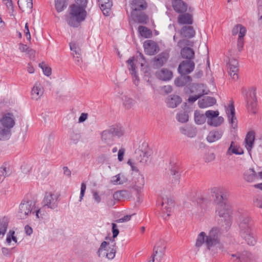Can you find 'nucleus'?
Instances as JSON below:
<instances>
[{"label": "nucleus", "mask_w": 262, "mask_h": 262, "mask_svg": "<svg viewBox=\"0 0 262 262\" xmlns=\"http://www.w3.org/2000/svg\"><path fill=\"white\" fill-rule=\"evenodd\" d=\"M161 205L162 211L167 213L163 215L164 219L166 220L170 216V212L174 207L173 201L167 197L163 198Z\"/></svg>", "instance_id": "f8f14e48"}, {"label": "nucleus", "mask_w": 262, "mask_h": 262, "mask_svg": "<svg viewBox=\"0 0 262 262\" xmlns=\"http://www.w3.org/2000/svg\"><path fill=\"white\" fill-rule=\"evenodd\" d=\"M100 8L105 16H108L110 14L111 9L113 6V3L111 0H98Z\"/></svg>", "instance_id": "aec40b11"}, {"label": "nucleus", "mask_w": 262, "mask_h": 262, "mask_svg": "<svg viewBox=\"0 0 262 262\" xmlns=\"http://www.w3.org/2000/svg\"><path fill=\"white\" fill-rule=\"evenodd\" d=\"M194 117L195 122L199 125L204 123L207 119L206 113L203 114L198 111H195L194 112Z\"/></svg>", "instance_id": "a19ab883"}, {"label": "nucleus", "mask_w": 262, "mask_h": 262, "mask_svg": "<svg viewBox=\"0 0 262 262\" xmlns=\"http://www.w3.org/2000/svg\"><path fill=\"white\" fill-rule=\"evenodd\" d=\"M182 101L181 98L177 95H173L167 100V105L169 107H176Z\"/></svg>", "instance_id": "e433bc0d"}, {"label": "nucleus", "mask_w": 262, "mask_h": 262, "mask_svg": "<svg viewBox=\"0 0 262 262\" xmlns=\"http://www.w3.org/2000/svg\"><path fill=\"white\" fill-rule=\"evenodd\" d=\"M11 116V114L8 113L4 115L1 119V123L4 127L11 128L14 126L15 121Z\"/></svg>", "instance_id": "b1692460"}, {"label": "nucleus", "mask_w": 262, "mask_h": 262, "mask_svg": "<svg viewBox=\"0 0 262 262\" xmlns=\"http://www.w3.org/2000/svg\"><path fill=\"white\" fill-rule=\"evenodd\" d=\"M203 95H204V90H202V92H200V93H198L197 95L190 96L187 101L189 103H193L196 100L200 98Z\"/></svg>", "instance_id": "6e6d98bb"}, {"label": "nucleus", "mask_w": 262, "mask_h": 262, "mask_svg": "<svg viewBox=\"0 0 262 262\" xmlns=\"http://www.w3.org/2000/svg\"><path fill=\"white\" fill-rule=\"evenodd\" d=\"M195 64L192 60H186L182 61L179 66L178 71L181 75H186L192 72Z\"/></svg>", "instance_id": "1a4fd4ad"}, {"label": "nucleus", "mask_w": 262, "mask_h": 262, "mask_svg": "<svg viewBox=\"0 0 262 262\" xmlns=\"http://www.w3.org/2000/svg\"><path fill=\"white\" fill-rule=\"evenodd\" d=\"M178 22L179 24L191 25L193 23L192 17L189 13L180 14L178 17Z\"/></svg>", "instance_id": "72a5a7b5"}, {"label": "nucleus", "mask_w": 262, "mask_h": 262, "mask_svg": "<svg viewBox=\"0 0 262 262\" xmlns=\"http://www.w3.org/2000/svg\"><path fill=\"white\" fill-rule=\"evenodd\" d=\"M15 231L13 230H10L7 234L6 238V242L8 244H10L12 241V238L14 236Z\"/></svg>", "instance_id": "338daca9"}, {"label": "nucleus", "mask_w": 262, "mask_h": 262, "mask_svg": "<svg viewBox=\"0 0 262 262\" xmlns=\"http://www.w3.org/2000/svg\"><path fill=\"white\" fill-rule=\"evenodd\" d=\"M247 107L250 113L255 114L257 107V99L256 92L254 89H251L248 92L247 96Z\"/></svg>", "instance_id": "6e6552de"}, {"label": "nucleus", "mask_w": 262, "mask_h": 262, "mask_svg": "<svg viewBox=\"0 0 262 262\" xmlns=\"http://www.w3.org/2000/svg\"><path fill=\"white\" fill-rule=\"evenodd\" d=\"M215 159V155L214 153H209L206 155L205 160L206 162H210Z\"/></svg>", "instance_id": "0e129e2a"}, {"label": "nucleus", "mask_w": 262, "mask_h": 262, "mask_svg": "<svg viewBox=\"0 0 262 262\" xmlns=\"http://www.w3.org/2000/svg\"><path fill=\"white\" fill-rule=\"evenodd\" d=\"M43 94V89L40 83L36 82L32 89L31 98L37 100L39 99Z\"/></svg>", "instance_id": "a211bd4d"}, {"label": "nucleus", "mask_w": 262, "mask_h": 262, "mask_svg": "<svg viewBox=\"0 0 262 262\" xmlns=\"http://www.w3.org/2000/svg\"><path fill=\"white\" fill-rule=\"evenodd\" d=\"M223 134L222 130L211 131L207 137V140L210 143L214 142L221 139Z\"/></svg>", "instance_id": "c9c22d12"}, {"label": "nucleus", "mask_w": 262, "mask_h": 262, "mask_svg": "<svg viewBox=\"0 0 262 262\" xmlns=\"http://www.w3.org/2000/svg\"><path fill=\"white\" fill-rule=\"evenodd\" d=\"M145 184L144 177L142 174L139 173L135 180L134 188L139 191Z\"/></svg>", "instance_id": "79ce46f5"}, {"label": "nucleus", "mask_w": 262, "mask_h": 262, "mask_svg": "<svg viewBox=\"0 0 262 262\" xmlns=\"http://www.w3.org/2000/svg\"><path fill=\"white\" fill-rule=\"evenodd\" d=\"M172 177V181L173 183L178 184L181 178V171L176 172V174L171 176Z\"/></svg>", "instance_id": "69168bd1"}, {"label": "nucleus", "mask_w": 262, "mask_h": 262, "mask_svg": "<svg viewBox=\"0 0 262 262\" xmlns=\"http://www.w3.org/2000/svg\"><path fill=\"white\" fill-rule=\"evenodd\" d=\"M254 206L262 209V195L256 194L253 199Z\"/></svg>", "instance_id": "864d4df0"}, {"label": "nucleus", "mask_w": 262, "mask_h": 262, "mask_svg": "<svg viewBox=\"0 0 262 262\" xmlns=\"http://www.w3.org/2000/svg\"><path fill=\"white\" fill-rule=\"evenodd\" d=\"M250 219L248 215H242L239 219V233L241 236L249 245H254L256 241L253 232L250 226Z\"/></svg>", "instance_id": "7ed1b4c3"}, {"label": "nucleus", "mask_w": 262, "mask_h": 262, "mask_svg": "<svg viewBox=\"0 0 262 262\" xmlns=\"http://www.w3.org/2000/svg\"><path fill=\"white\" fill-rule=\"evenodd\" d=\"M102 141L108 145H112L114 143V137L109 129L103 130L101 134Z\"/></svg>", "instance_id": "bb28decb"}, {"label": "nucleus", "mask_w": 262, "mask_h": 262, "mask_svg": "<svg viewBox=\"0 0 262 262\" xmlns=\"http://www.w3.org/2000/svg\"><path fill=\"white\" fill-rule=\"evenodd\" d=\"M68 11V13L65 15V19L71 27H78L86 18L87 13L83 7H79L77 4H71Z\"/></svg>", "instance_id": "f03ea898"}, {"label": "nucleus", "mask_w": 262, "mask_h": 262, "mask_svg": "<svg viewBox=\"0 0 262 262\" xmlns=\"http://www.w3.org/2000/svg\"><path fill=\"white\" fill-rule=\"evenodd\" d=\"M226 112L230 126L233 129L236 128L237 127V120L235 116V108L233 102H231L228 107L226 108Z\"/></svg>", "instance_id": "9b49d317"}, {"label": "nucleus", "mask_w": 262, "mask_h": 262, "mask_svg": "<svg viewBox=\"0 0 262 262\" xmlns=\"http://www.w3.org/2000/svg\"><path fill=\"white\" fill-rule=\"evenodd\" d=\"M87 3V0H75V3L74 4H77L79 7H83V8H85Z\"/></svg>", "instance_id": "774afa93"}, {"label": "nucleus", "mask_w": 262, "mask_h": 262, "mask_svg": "<svg viewBox=\"0 0 262 262\" xmlns=\"http://www.w3.org/2000/svg\"><path fill=\"white\" fill-rule=\"evenodd\" d=\"M166 248V242L163 239H160L157 242L154 248L153 254L157 256L156 260L160 262L164 254Z\"/></svg>", "instance_id": "9d476101"}, {"label": "nucleus", "mask_w": 262, "mask_h": 262, "mask_svg": "<svg viewBox=\"0 0 262 262\" xmlns=\"http://www.w3.org/2000/svg\"><path fill=\"white\" fill-rule=\"evenodd\" d=\"M112 243H113V244L112 246V248L109 247L108 249H107V253L106 255V257L109 259H113L115 256L116 252V243L115 242L114 239H112Z\"/></svg>", "instance_id": "09e8293b"}, {"label": "nucleus", "mask_w": 262, "mask_h": 262, "mask_svg": "<svg viewBox=\"0 0 262 262\" xmlns=\"http://www.w3.org/2000/svg\"><path fill=\"white\" fill-rule=\"evenodd\" d=\"M181 171V168L178 165L173 164L171 165V167L170 168V175H174L176 172H179Z\"/></svg>", "instance_id": "4d7b16f0"}, {"label": "nucleus", "mask_w": 262, "mask_h": 262, "mask_svg": "<svg viewBox=\"0 0 262 262\" xmlns=\"http://www.w3.org/2000/svg\"><path fill=\"white\" fill-rule=\"evenodd\" d=\"M244 154L243 149L238 145L235 143L234 141H232L230 146L228 148L226 152V155L231 156L233 154L237 155H241Z\"/></svg>", "instance_id": "5701e85b"}, {"label": "nucleus", "mask_w": 262, "mask_h": 262, "mask_svg": "<svg viewBox=\"0 0 262 262\" xmlns=\"http://www.w3.org/2000/svg\"><path fill=\"white\" fill-rule=\"evenodd\" d=\"M172 6L175 11L179 13H183L187 11V4L182 0H173Z\"/></svg>", "instance_id": "4be33fe9"}, {"label": "nucleus", "mask_w": 262, "mask_h": 262, "mask_svg": "<svg viewBox=\"0 0 262 262\" xmlns=\"http://www.w3.org/2000/svg\"><path fill=\"white\" fill-rule=\"evenodd\" d=\"M35 202L32 200H23L19 206V210L17 215L18 219H26L31 215L35 209Z\"/></svg>", "instance_id": "20e7f679"}, {"label": "nucleus", "mask_w": 262, "mask_h": 262, "mask_svg": "<svg viewBox=\"0 0 262 262\" xmlns=\"http://www.w3.org/2000/svg\"><path fill=\"white\" fill-rule=\"evenodd\" d=\"M216 102V99L214 98L207 96L199 100L198 105L200 108H203L212 106L215 104Z\"/></svg>", "instance_id": "c85d7f7f"}, {"label": "nucleus", "mask_w": 262, "mask_h": 262, "mask_svg": "<svg viewBox=\"0 0 262 262\" xmlns=\"http://www.w3.org/2000/svg\"><path fill=\"white\" fill-rule=\"evenodd\" d=\"M181 55L183 58L192 60L194 57V52L189 47H184L181 51Z\"/></svg>", "instance_id": "f704fd0d"}, {"label": "nucleus", "mask_w": 262, "mask_h": 262, "mask_svg": "<svg viewBox=\"0 0 262 262\" xmlns=\"http://www.w3.org/2000/svg\"><path fill=\"white\" fill-rule=\"evenodd\" d=\"M180 129L182 134L188 136V137L192 138L196 135L195 129L190 126H186L185 127H182Z\"/></svg>", "instance_id": "58836bf2"}, {"label": "nucleus", "mask_w": 262, "mask_h": 262, "mask_svg": "<svg viewBox=\"0 0 262 262\" xmlns=\"http://www.w3.org/2000/svg\"><path fill=\"white\" fill-rule=\"evenodd\" d=\"M168 54L165 52L161 53L156 57L154 61V66L157 68L161 67L166 62L168 58Z\"/></svg>", "instance_id": "cd10ccee"}, {"label": "nucleus", "mask_w": 262, "mask_h": 262, "mask_svg": "<svg viewBox=\"0 0 262 262\" xmlns=\"http://www.w3.org/2000/svg\"><path fill=\"white\" fill-rule=\"evenodd\" d=\"M229 73L232 78L234 80H237L238 76V62L235 59H230L228 63Z\"/></svg>", "instance_id": "ddd939ff"}, {"label": "nucleus", "mask_w": 262, "mask_h": 262, "mask_svg": "<svg viewBox=\"0 0 262 262\" xmlns=\"http://www.w3.org/2000/svg\"><path fill=\"white\" fill-rule=\"evenodd\" d=\"M176 119L178 121L184 123L188 121L189 116L186 112L181 111L177 114Z\"/></svg>", "instance_id": "de8ad7c7"}, {"label": "nucleus", "mask_w": 262, "mask_h": 262, "mask_svg": "<svg viewBox=\"0 0 262 262\" xmlns=\"http://www.w3.org/2000/svg\"><path fill=\"white\" fill-rule=\"evenodd\" d=\"M68 5V0H55V7L58 12H61Z\"/></svg>", "instance_id": "37998d69"}, {"label": "nucleus", "mask_w": 262, "mask_h": 262, "mask_svg": "<svg viewBox=\"0 0 262 262\" xmlns=\"http://www.w3.org/2000/svg\"><path fill=\"white\" fill-rule=\"evenodd\" d=\"M19 49L21 52H26L28 54H33L34 52L32 49H30L26 45L24 44H20Z\"/></svg>", "instance_id": "13d9d810"}, {"label": "nucleus", "mask_w": 262, "mask_h": 262, "mask_svg": "<svg viewBox=\"0 0 262 262\" xmlns=\"http://www.w3.org/2000/svg\"><path fill=\"white\" fill-rule=\"evenodd\" d=\"M251 254L247 251L231 255L230 260L233 262H249Z\"/></svg>", "instance_id": "4468645a"}, {"label": "nucleus", "mask_w": 262, "mask_h": 262, "mask_svg": "<svg viewBox=\"0 0 262 262\" xmlns=\"http://www.w3.org/2000/svg\"><path fill=\"white\" fill-rule=\"evenodd\" d=\"M136 17L138 22L140 24H146L148 19V16L143 12L138 14Z\"/></svg>", "instance_id": "603ef678"}, {"label": "nucleus", "mask_w": 262, "mask_h": 262, "mask_svg": "<svg viewBox=\"0 0 262 262\" xmlns=\"http://www.w3.org/2000/svg\"><path fill=\"white\" fill-rule=\"evenodd\" d=\"M221 233V229L218 227L212 228L208 235L204 232H201L197 237L195 246L200 247L205 244L207 248L212 252L214 251V248L222 252L224 251V247L220 239Z\"/></svg>", "instance_id": "f257e3e1"}, {"label": "nucleus", "mask_w": 262, "mask_h": 262, "mask_svg": "<svg viewBox=\"0 0 262 262\" xmlns=\"http://www.w3.org/2000/svg\"><path fill=\"white\" fill-rule=\"evenodd\" d=\"M135 155L136 160L142 164H145L147 163L150 156L149 151H143L141 150H136Z\"/></svg>", "instance_id": "2eb2a0df"}, {"label": "nucleus", "mask_w": 262, "mask_h": 262, "mask_svg": "<svg viewBox=\"0 0 262 262\" xmlns=\"http://www.w3.org/2000/svg\"><path fill=\"white\" fill-rule=\"evenodd\" d=\"M138 31L140 35L145 38H150L152 36L151 30L145 26H139L138 27Z\"/></svg>", "instance_id": "c03bdc74"}, {"label": "nucleus", "mask_w": 262, "mask_h": 262, "mask_svg": "<svg viewBox=\"0 0 262 262\" xmlns=\"http://www.w3.org/2000/svg\"><path fill=\"white\" fill-rule=\"evenodd\" d=\"M107 245L108 243L105 241H104L101 243L97 252L99 257H106V255L107 253Z\"/></svg>", "instance_id": "49530a36"}, {"label": "nucleus", "mask_w": 262, "mask_h": 262, "mask_svg": "<svg viewBox=\"0 0 262 262\" xmlns=\"http://www.w3.org/2000/svg\"><path fill=\"white\" fill-rule=\"evenodd\" d=\"M12 173V170L10 166L4 163L0 167V183L3 182L5 179L9 177Z\"/></svg>", "instance_id": "c756f323"}, {"label": "nucleus", "mask_w": 262, "mask_h": 262, "mask_svg": "<svg viewBox=\"0 0 262 262\" xmlns=\"http://www.w3.org/2000/svg\"><path fill=\"white\" fill-rule=\"evenodd\" d=\"M70 46L71 50L73 51L76 55H80V50L79 49L78 47H77V45L75 43H70Z\"/></svg>", "instance_id": "680f3d73"}, {"label": "nucleus", "mask_w": 262, "mask_h": 262, "mask_svg": "<svg viewBox=\"0 0 262 262\" xmlns=\"http://www.w3.org/2000/svg\"><path fill=\"white\" fill-rule=\"evenodd\" d=\"M39 67L42 69L45 75L49 76L51 75V68L48 67L45 62L40 63Z\"/></svg>", "instance_id": "5fc2aeb1"}, {"label": "nucleus", "mask_w": 262, "mask_h": 262, "mask_svg": "<svg viewBox=\"0 0 262 262\" xmlns=\"http://www.w3.org/2000/svg\"><path fill=\"white\" fill-rule=\"evenodd\" d=\"M10 129L8 127L0 128V140H6L9 139L11 135Z\"/></svg>", "instance_id": "a18cd8bd"}, {"label": "nucleus", "mask_w": 262, "mask_h": 262, "mask_svg": "<svg viewBox=\"0 0 262 262\" xmlns=\"http://www.w3.org/2000/svg\"><path fill=\"white\" fill-rule=\"evenodd\" d=\"M216 212H218V214L220 217L227 220H230V215L232 214V211L229 204H225V205L222 207L217 206Z\"/></svg>", "instance_id": "dca6fc26"}, {"label": "nucleus", "mask_w": 262, "mask_h": 262, "mask_svg": "<svg viewBox=\"0 0 262 262\" xmlns=\"http://www.w3.org/2000/svg\"><path fill=\"white\" fill-rule=\"evenodd\" d=\"M156 75L158 78L163 81L170 80L173 76L172 72L170 70L164 68L157 71Z\"/></svg>", "instance_id": "412c9836"}, {"label": "nucleus", "mask_w": 262, "mask_h": 262, "mask_svg": "<svg viewBox=\"0 0 262 262\" xmlns=\"http://www.w3.org/2000/svg\"><path fill=\"white\" fill-rule=\"evenodd\" d=\"M110 131H111L113 137L117 136L120 137L123 135V131L121 127L118 126H112L108 128Z\"/></svg>", "instance_id": "8fccbe9b"}, {"label": "nucleus", "mask_w": 262, "mask_h": 262, "mask_svg": "<svg viewBox=\"0 0 262 262\" xmlns=\"http://www.w3.org/2000/svg\"><path fill=\"white\" fill-rule=\"evenodd\" d=\"M212 196L214 197V201L217 204V206H223L227 203V198L226 195L227 190L222 187H214L211 189Z\"/></svg>", "instance_id": "39448f33"}, {"label": "nucleus", "mask_w": 262, "mask_h": 262, "mask_svg": "<svg viewBox=\"0 0 262 262\" xmlns=\"http://www.w3.org/2000/svg\"><path fill=\"white\" fill-rule=\"evenodd\" d=\"M9 223V219L4 216L0 218V236H4L6 233Z\"/></svg>", "instance_id": "4c0bfd02"}, {"label": "nucleus", "mask_w": 262, "mask_h": 262, "mask_svg": "<svg viewBox=\"0 0 262 262\" xmlns=\"http://www.w3.org/2000/svg\"><path fill=\"white\" fill-rule=\"evenodd\" d=\"M86 184L85 183L83 182L81 185V190H80V194L79 196V201H81L83 199V198L84 195V193L86 190Z\"/></svg>", "instance_id": "e2e57ef3"}, {"label": "nucleus", "mask_w": 262, "mask_h": 262, "mask_svg": "<svg viewBox=\"0 0 262 262\" xmlns=\"http://www.w3.org/2000/svg\"><path fill=\"white\" fill-rule=\"evenodd\" d=\"M243 178L246 182L252 183L258 178V176L254 169L250 168L245 171Z\"/></svg>", "instance_id": "393cba45"}, {"label": "nucleus", "mask_w": 262, "mask_h": 262, "mask_svg": "<svg viewBox=\"0 0 262 262\" xmlns=\"http://www.w3.org/2000/svg\"><path fill=\"white\" fill-rule=\"evenodd\" d=\"M134 57L130 58L127 61L129 67L128 68L129 71H130V74L133 77V82L136 85H138L139 83V78L137 75V72L136 71V66L134 63Z\"/></svg>", "instance_id": "6ab92c4d"}, {"label": "nucleus", "mask_w": 262, "mask_h": 262, "mask_svg": "<svg viewBox=\"0 0 262 262\" xmlns=\"http://www.w3.org/2000/svg\"><path fill=\"white\" fill-rule=\"evenodd\" d=\"M181 35L185 38H191L195 35V32L192 26H185L180 30Z\"/></svg>", "instance_id": "a878e982"}, {"label": "nucleus", "mask_w": 262, "mask_h": 262, "mask_svg": "<svg viewBox=\"0 0 262 262\" xmlns=\"http://www.w3.org/2000/svg\"><path fill=\"white\" fill-rule=\"evenodd\" d=\"M112 233H113V239H114L119 233V230L118 228L117 225L115 223L112 224Z\"/></svg>", "instance_id": "bf43d9fd"}, {"label": "nucleus", "mask_w": 262, "mask_h": 262, "mask_svg": "<svg viewBox=\"0 0 262 262\" xmlns=\"http://www.w3.org/2000/svg\"><path fill=\"white\" fill-rule=\"evenodd\" d=\"M255 140V133L253 131L249 132L245 138V142L247 150L249 151L251 150Z\"/></svg>", "instance_id": "473e14b6"}, {"label": "nucleus", "mask_w": 262, "mask_h": 262, "mask_svg": "<svg viewBox=\"0 0 262 262\" xmlns=\"http://www.w3.org/2000/svg\"><path fill=\"white\" fill-rule=\"evenodd\" d=\"M127 178L121 174H118L112 177L111 182L114 185H121L126 182Z\"/></svg>", "instance_id": "ea45409f"}, {"label": "nucleus", "mask_w": 262, "mask_h": 262, "mask_svg": "<svg viewBox=\"0 0 262 262\" xmlns=\"http://www.w3.org/2000/svg\"><path fill=\"white\" fill-rule=\"evenodd\" d=\"M147 4L144 0H133L132 3V9L135 11H141L145 9Z\"/></svg>", "instance_id": "2f4dec72"}, {"label": "nucleus", "mask_w": 262, "mask_h": 262, "mask_svg": "<svg viewBox=\"0 0 262 262\" xmlns=\"http://www.w3.org/2000/svg\"><path fill=\"white\" fill-rule=\"evenodd\" d=\"M144 51L148 55H154L158 48L157 44L151 40H148L144 43Z\"/></svg>", "instance_id": "f3484780"}, {"label": "nucleus", "mask_w": 262, "mask_h": 262, "mask_svg": "<svg viewBox=\"0 0 262 262\" xmlns=\"http://www.w3.org/2000/svg\"><path fill=\"white\" fill-rule=\"evenodd\" d=\"M135 100L127 96L123 97V104L126 109H130L135 104Z\"/></svg>", "instance_id": "3c124183"}, {"label": "nucleus", "mask_w": 262, "mask_h": 262, "mask_svg": "<svg viewBox=\"0 0 262 262\" xmlns=\"http://www.w3.org/2000/svg\"><path fill=\"white\" fill-rule=\"evenodd\" d=\"M70 138L74 144H77L80 139V135L78 134L73 133L71 134Z\"/></svg>", "instance_id": "052dcab7"}, {"label": "nucleus", "mask_w": 262, "mask_h": 262, "mask_svg": "<svg viewBox=\"0 0 262 262\" xmlns=\"http://www.w3.org/2000/svg\"><path fill=\"white\" fill-rule=\"evenodd\" d=\"M60 195L51 192H46L42 202L43 206L54 209L58 207Z\"/></svg>", "instance_id": "423d86ee"}, {"label": "nucleus", "mask_w": 262, "mask_h": 262, "mask_svg": "<svg viewBox=\"0 0 262 262\" xmlns=\"http://www.w3.org/2000/svg\"><path fill=\"white\" fill-rule=\"evenodd\" d=\"M192 79L190 76L181 75L174 80V84L176 86H183L191 81Z\"/></svg>", "instance_id": "7c9ffc66"}, {"label": "nucleus", "mask_w": 262, "mask_h": 262, "mask_svg": "<svg viewBox=\"0 0 262 262\" xmlns=\"http://www.w3.org/2000/svg\"><path fill=\"white\" fill-rule=\"evenodd\" d=\"M207 124L211 126L217 127L224 122V118L219 116L218 111L208 110L206 112Z\"/></svg>", "instance_id": "0eeeda50"}]
</instances>
